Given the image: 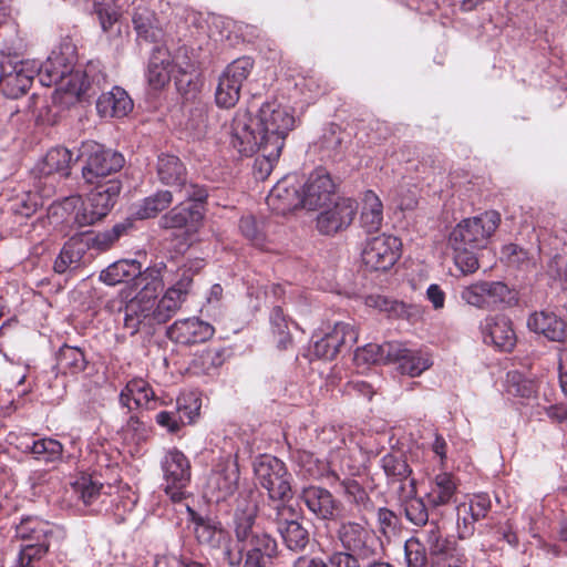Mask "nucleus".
I'll return each instance as SVG.
<instances>
[{"label": "nucleus", "mask_w": 567, "mask_h": 567, "mask_svg": "<svg viewBox=\"0 0 567 567\" xmlns=\"http://www.w3.org/2000/svg\"><path fill=\"white\" fill-rule=\"evenodd\" d=\"M38 78L43 86L55 85L58 91L85 101L104 90L107 81L100 62H89L83 70L72 71L52 54L39 65Z\"/></svg>", "instance_id": "obj_1"}, {"label": "nucleus", "mask_w": 567, "mask_h": 567, "mask_svg": "<svg viewBox=\"0 0 567 567\" xmlns=\"http://www.w3.org/2000/svg\"><path fill=\"white\" fill-rule=\"evenodd\" d=\"M252 124L251 114L247 110H238L230 125V145L243 156L260 152V156L254 163V176L264 181L271 174L282 148L272 152V144L258 140Z\"/></svg>", "instance_id": "obj_2"}, {"label": "nucleus", "mask_w": 567, "mask_h": 567, "mask_svg": "<svg viewBox=\"0 0 567 567\" xmlns=\"http://www.w3.org/2000/svg\"><path fill=\"white\" fill-rule=\"evenodd\" d=\"M166 269L164 264L145 269L143 280L145 282L140 292L125 303L123 311V326L131 336L142 329H152L157 324L154 318V292L163 287L162 270Z\"/></svg>", "instance_id": "obj_3"}, {"label": "nucleus", "mask_w": 567, "mask_h": 567, "mask_svg": "<svg viewBox=\"0 0 567 567\" xmlns=\"http://www.w3.org/2000/svg\"><path fill=\"white\" fill-rule=\"evenodd\" d=\"M14 537L22 540L13 567H34L49 551L54 526L38 516H24L16 525Z\"/></svg>", "instance_id": "obj_4"}, {"label": "nucleus", "mask_w": 567, "mask_h": 567, "mask_svg": "<svg viewBox=\"0 0 567 567\" xmlns=\"http://www.w3.org/2000/svg\"><path fill=\"white\" fill-rule=\"evenodd\" d=\"M252 130L258 140L272 144V152L284 148L286 137L295 128L293 110L277 100L265 102L259 109L258 117H252Z\"/></svg>", "instance_id": "obj_5"}, {"label": "nucleus", "mask_w": 567, "mask_h": 567, "mask_svg": "<svg viewBox=\"0 0 567 567\" xmlns=\"http://www.w3.org/2000/svg\"><path fill=\"white\" fill-rule=\"evenodd\" d=\"M39 64L24 60L10 48L0 50V91L10 99L24 94L38 76Z\"/></svg>", "instance_id": "obj_6"}, {"label": "nucleus", "mask_w": 567, "mask_h": 567, "mask_svg": "<svg viewBox=\"0 0 567 567\" xmlns=\"http://www.w3.org/2000/svg\"><path fill=\"white\" fill-rule=\"evenodd\" d=\"M156 174L162 184L175 189L181 200L203 203L208 196L204 186L187 179L186 167L176 155L159 154L156 163Z\"/></svg>", "instance_id": "obj_7"}, {"label": "nucleus", "mask_w": 567, "mask_h": 567, "mask_svg": "<svg viewBox=\"0 0 567 567\" xmlns=\"http://www.w3.org/2000/svg\"><path fill=\"white\" fill-rule=\"evenodd\" d=\"M80 157L84 159L82 177L86 184L104 183L116 174L125 163L124 156L94 142L84 143Z\"/></svg>", "instance_id": "obj_8"}, {"label": "nucleus", "mask_w": 567, "mask_h": 567, "mask_svg": "<svg viewBox=\"0 0 567 567\" xmlns=\"http://www.w3.org/2000/svg\"><path fill=\"white\" fill-rule=\"evenodd\" d=\"M257 482L267 489L269 498L276 504L286 503L292 496L291 480L286 464L271 455H261L254 462Z\"/></svg>", "instance_id": "obj_9"}, {"label": "nucleus", "mask_w": 567, "mask_h": 567, "mask_svg": "<svg viewBox=\"0 0 567 567\" xmlns=\"http://www.w3.org/2000/svg\"><path fill=\"white\" fill-rule=\"evenodd\" d=\"M336 533L342 549L358 554L363 560L378 557L382 550L381 539L367 520H341Z\"/></svg>", "instance_id": "obj_10"}, {"label": "nucleus", "mask_w": 567, "mask_h": 567, "mask_svg": "<svg viewBox=\"0 0 567 567\" xmlns=\"http://www.w3.org/2000/svg\"><path fill=\"white\" fill-rule=\"evenodd\" d=\"M499 223L501 215L496 210H488L464 219L451 233L450 243L452 246H464L472 249L485 248Z\"/></svg>", "instance_id": "obj_11"}, {"label": "nucleus", "mask_w": 567, "mask_h": 567, "mask_svg": "<svg viewBox=\"0 0 567 567\" xmlns=\"http://www.w3.org/2000/svg\"><path fill=\"white\" fill-rule=\"evenodd\" d=\"M193 277V264L190 266L184 265L177 269L175 279L161 299H157V292H154L153 309L157 324L166 323L182 308L192 291Z\"/></svg>", "instance_id": "obj_12"}, {"label": "nucleus", "mask_w": 567, "mask_h": 567, "mask_svg": "<svg viewBox=\"0 0 567 567\" xmlns=\"http://www.w3.org/2000/svg\"><path fill=\"white\" fill-rule=\"evenodd\" d=\"M269 517L276 524V529L287 549L300 553L307 548L310 535L308 529L298 520V511L292 505L275 504Z\"/></svg>", "instance_id": "obj_13"}, {"label": "nucleus", "mask_w": 567, "mask_h": 567, "mask_svg": "<svg viewBox=\"0 0 567 567\" xmlns=\"http://www.w3.org/2000/svg\"><path fill=\"white\" fill-rule=\"evenodd\" d=\"M254 69V60L241 56L234 60L218 79L215 101L219 107L230 109L237 104L244 82Z\"/></svg>", "instance_id": "obj_14"}, {"label": "nucleus", "mask_w": 567, "mask_h": 567, "mask_svg": "<svg viewBox=\"0 0 567 567\" xmlns=\"http://www.w3.org/2000/svg\"><path fill=\"white\" fill-rule=\"evenodd\" d=\"M164 491L173 502H181L190 483L192 466L187 456L177 449L168 450L161 461Z\"/></svg>", "instance_id": "obj_15"}, {"label": "nucleus", "mask_w": 567, "mask_h": 567, "mask_svg": "<svg viewBox=\"0 0 567 567\" xmlns=\"http://www.w3.org/2000/svg\"><path fill=\"white\" fill-rule=\"evenodd\" d=\"M401 240L391 235L382 234L367 240L362 250V262L373 271L391 269L401 256Z\"/></svg>", "instance_id": "obj_16"}, {"label": "nucleus", "mask_w": 567, "mask_h": 567, "mask_svg": "<svg viewBox=\"0 0 567 567\" xmlns=\"http://www.w3.org/2000/svg\"><path fill=\"white\" fill-rule=\"evenodd\" d=\"M303 208L317 210L331 204L336 195V184L326 168H316L302 186Z\"/></svg>", "instance_id": "obj_17"}, {"label": "nucleus", "mask_w": 567, "mask_h": 567, "mask_svg": "<svg viewBox=\"0 0 567 567\" xmlns=\"http://www.w3.org/2000/svg\"><path fill=\"white\" fill-rule=\"evenodd\" d=\"M508 287L502 281H477L465 286L460 291L461 299L480 309H494L506 301Z\"/></svg>", "instance_id": "obj_18"}, {"label": "nucleus", "mask_w": 567, "mask_h": 567, "mask_svg": "<svg viewBox=\"0 0 567 567\" xmlns=\"http://www.w3.org/2000/svg\"><path fill=\"white\" fill-rule=\"evenodd\" d=\"M313 340V354L319 359L332 360L342 348H351L358 340V332L349 322H337L333 329Z\"/></svg>", "instance_id": "obj_19"}, {"label": "nucleus", "mask_w": 567, "mask_h": 567, "mask_svg": "<svg viewBox=\"0 0 567 567\" xmlns=\"http://www.w3.org/2000/svg\"><path fill=\"white\" fill-rule=\"evenodd\" d=\"M187 514L198 544L216 549L228 540L230 533L217 517L203 515L190 507H187Z\"/></svg>", "instance_id": "obj_20"}, {"label": "nucleus", "mask_w": 567, "mask_h": 567, "mask_svg": "<svg viewBox=\"0 0 567 567\" xmlns=\"http://www.w3.org/2000/svg\"><path fill=\"white\" fill-rule=\"evenodd\" d=\"M333 206L322 210L317 218V228L323 235H334L348 228L358 209V205L351 198H338Z\"/></svg>", "instance_id": "obj_21"}, {"label": "nucleus", "mask_w": 567, "mask_h": 567, "mask_svg": "<svg viewBox=\"0 0 567 567\" xmlns=\"http://www.w3.org/2000/svg\"><path fill=\"white\" fill-rule=\"evenodd\" d=\"M239 481V468L238 464L234 460H227L219 463L217 467L212 472L207 488L212 493L215 501H226L229 496H233L238 488Z\"/></svg>", "instance_id": "obj_22"}, {"label": "nucleus", "mask_w": 567, "mask_h": 567, "mask_svg": "<svg viewBox=\"0 0 567 567\" xmlns=\"http://www.w3.org/2000/svg\"><path fill=\"white\" fill-rule=\"evenodd\" d=\"M214 332L215 329L212 324L193 317L176 320L168 327L166 334L172 341L188 346L209 340Z\"/></svg>", "instance_id": "obj_23"}, {"label": "nucleus", "mask_w": 567, "mask_h": 567, "mask_svg": "<svg viewBox=\"0 0 567 567\" xmlns=\"http://www.w3.org/2000/svg\"><path fill=\"white\" fill-rule=\"evenodd\" d=\"M267 204L281 215L299 207L303 208L302 187L297 186L291 177H285L271 188L267 196Z\"/></svg>", "instance_id": "obj_24"}, {"label": "nucleus", "mask_w": 567, "mask_h": 567, "mask_svg": "<svg viewBox=\"0 0 567 567\" xmlns=\"http://www.w3.org/2000/svg\"><path fill=\"white\" fill-rule=\"evenodd\" d=\"M392 349L390 362L396 363L398 370L402 374L415 378L421 375L433 364L430 354L425 351L409 349L400 342H395Z\"/></svg>", "instance_id": "obj_25"}, {"label": "nucleus", "mask_w": 567, "mask_h": 567, "mask_svg": "<svg viewBox=\"0 0 567 567\" xmlns=\"http://www.w3.org/2000/svg\"><path fill=\"white\" fill-rule=\"evenodd\" d=\"M120 403L122 406L132 411V402L135 408L154 410L159 403L152 385L142 378L130 380L120 393Z\"/></svg>", "instance_id": "obj_26"}, {"label": "nucleus", "mask_w": 567, "mask_h": 567, "mask_svg": "<svg viewBox=\"0 0 567 567\" xmlns=\"http://www.w3.org/2000/svg\"><path fill=\"white\" fill-rule=\"evenodd\" d=\"M484 342L493 344L501 351L511 352L516 344V334L512 322L505 316H493L483 326Z\"/></svg>", "instance_id": "obj_27"}, {"label": "nucleus", "mask_w": 567, "mask_h": 567, "mask_svg": "<svg viewBox=\"0 0 567 567\" xmlns=\"http://www.w3.org/2000/svg\"><path fill=\"white\" fill-rule=\"evenodd\" d=\"M204 214L197 204H178L168 213L162 216L161 227L165 229H184L192 234L197 231L202 225Z\"/></svg>", "instance_id": "obj_28"}, {"label": "nucleus", "mask_w": 567, "mask_h": 567, "mask_svg": "<svg viewBox=\"0 0 567 567\" xmlns=\"http://www.w3.org/2000/svg\"><path fill=\"white\" fill-rule=\"evenodd\" d=\"M491 508V499L487 494L474 495L468 503L457 506V529L461 538L471 536L474 524L484 518Z\"/></svg>", "instance_id": "obj_29"}, {"label": "nucleus", "mask_w": 567, "mask_h": 567, "mask_svg": "<svg viewBox=\"0 0 567 567\" xmlns=\"http://www.w3.org/2000/svg\"><path fill=\"white\" fill-rule=\"evenodd\" d=\"M527 327L553 342H563L567 337V322L549 310L532 313L528 317Z\"/></svg>", "instance_id": "obj_30"}, {"label": "nucleus", "mask_w": 567, "mask_h": 567, "mask_svg": "<svg viewBox=\"0 0 567 567\" xmlns=\"http://www.w3.org/2000/svg\"><path fill=\"white\" fill-rule=\"evenodd\" d=\"M257 506L254 502L244 499L238 503L233 518V528L235 542L246 548L247 544L252 539L257 532L260 530L256 526Z\"/></svg>", "instance_id": "obj_31"}, {"label": "nucleus", "mask_w": 567, "mask_h": 567, "mask_svg": "<svg viewBox=\"0 0 567 567\" xmlns=\"http://www.w3.org/2000/svg\"><path fill=\"white\" fill-rule=\"evenodd\" d=\"M145 271L136 260H118L106 267L100 274V280L107 286H116L121 282L134 280L135 286H144L147 280H143ZM151 279H148L150 281Z\"/></svg>", "instance_id": "obj_32"}, {"label": "nucleus", "mask_w": 567, "mask_h": 567, "mask_svg": "<svg viewBox=\"0 0 567 567\" xmlns=\"http://www.w3.org/2000/svg\"><path fill=\"white\" fill-rule=\"evenodd\" d=\"M399 497L404 507L405 518L415 526H427L429 509L423 498L417 496L416 481L399 487Z\"/></svg>", "instance_id": "obj_33"}, {"label": "nucleus", "mask_w": 567, "mask_h": 567, "mask_svg": "<svg viewBox=\"0 0 567 567\" xmlns=\"http://www.w3.org/2000/svg\"><path fill=\"white\" fill-rule=\"evenodd\" d=\"M300 497L317 518L323 520L333 519L337 501L328 489L320 486H308L302 489Z\"/></svg>", "instance_id": "obj_34"}, {"label": "nucleus", "mask_w": 567, "mask_h": 567, "mask_svg": "<svg viewBox=\"0 0 567 567\" xmlns=\"http://www.w3.org/2000/svg\"><path fill=\"white\" fill-rule=\"evenodd\" d=\"M133 106L132 99L120 86H113L111 91L102 93L96 101V111L102 117H124Z\"/></svg>", "instance_id": "obj_35"}, {"label": "nucleus", "mask_w": 567, "mask_h": 567, "mask_svg": "<svg viewBox=\"0 0 567 567\" xmlns=\"http://www.w3.org/2000/svg\"><path fill=\"white\" fill-rule=\"evenodd\" d=\"M133 25L137 38L150 43H158L163 39V29L155 12L143 3L134 7Z\"/></svg>", "instance_id": "obj_36"}, {"label": "nucleus", "mask_w": 567, "mask_h": 567, "mask_svg": "<svg viewBox=\"0 0 567 567\" xmlns=\"http://www.w3.org/2000/svg\"><path fill=\"white\" fill-rule=\"evenodd\" d=\"M18 447L22 452L33 454L35 460L45 463L60 461L63 453V445L51 437L34 439V436L25 435L20 439Z\"/></svg>", "instance_id": "obj_37"}, {"label": "nucleus", "mask_w": 567, "mask_h": 567, "mask_svg": "<svg viewBox=\"0 0 567 567\" xmlns=\"http://www.w3.org/2000/svg\"><path fill=\"white\" fill-rule=\"evenodd\" d=\"M87 250V244L79 236H72L55 258L53 269L56 274H65L80 267Z\"/></svg>", "instance_id": "obj_38"}, {"label": "nucleus", "mask_w": 567, "mask_h": 567, "mask_svg": "<svg viewBox=\"0 0 567 567\" xmlns=\"http://www.w3.org/2000/svg\"><path fill=\"white\" fill-rule=\"evenodd\" d=\"M93 185L94 188L90 192L87 200L104 218L114 206L122 186L116 178H110L104 183H94Z\"/></svg>", "instance_id": "obj_39"}, {"label": "nucleus", "mask_w": 567, "mask_h": 567, "mask_svg": "<svg viewBox=\"0 0 567 567\" xmlns=\"http://www.w3.org/2000/svg\"><path fill=\"white\" fill-rule=\"evenodd\" d=\"M457 491V482L451 473H439L430 483L426 499L431 507L436 508L452 502Z\"/></svg>", "instance_id": "obj_40"}, {"label": "nucleus", "mask_w": 567, "mask_h": 567, "mask_svg": "<svg viewBox=\"0 0 567 567\" xmlns=\"http://www.w3.org/2000/svg\"><path fill=\"white\" fill-rule=\"evenodd\" d=\"M72 153L65 147L51 148L38 165V172L43 177L59 175L68 177L70 175Z\"/></svg>", "instance_id": "obj_41"}, {"label": "nucleus", "mask_w": 567, "mask_h": 567, "mask_svg": "<svg viewBox=\"0 0 567 567\" xmlns=\"http://www.w3.org/2000/svg\"><path fill=\"white\" fill-rule=\"evenodd\" d=\"M173 64L166 49L156 48L150 59L147 81L154 89L163 87L171 79Z\"/></svg>", "instance_id": "obj_42"}, {"label": "nucleus", "mask_w": 567, "mask_h": 567, "mask_svg": "<svg viewBox=\"0 0 567 567\" xmlns=\"http://www.w3.org/2000/svg\"><path fill=\"white\" fill-rule=\"evenodd\" d=\"M360 216L361 227L369 234L378 231L383 223V204L373 190H365Z\"/></svg>", "instance_id": "obj_43"}, {"label": "nucleus", "mask_w": 567, "mask_h": 567, "mask_svg": "<svg viewBox=\"0 0 567 567\" xmlns=\"http://www.w3.org/2000/svg\"><path fill=\"white\" fill-rule=\"evenodd\" d=\"M80 204V196L64 197L62 200L54 202L48 209V218L50 224L61 226L62 230H66L74 225L76 207Z\"/></svg>", "instance_id": "obj_44"}, {"label": "nucleus", "mask_w": 567, "mask_h": 567, "mask_svg": "<svg viewBox=\"0 0 567 567\" xmlns=\"http://www.w3.org/2000/svg\"><path fill=\"white\" fill-rule=\"evenodd\" d=\"M380 463L389 483H400L401 486L408 485L410 480H414L411 477L412 468L401 454L386 453L381 457Z\"/></svg>", "instance_id": "obj_45"}, {"label": "nucleus", "mask_w": 567, "mask_h": 567, "mask_svg": "<svg viewBox=\"0 0 567 567\" xmlns=\"http://www.w3.org/2000/svg\"><path fill=\"white\" fill-rule=\"evenodd\" d=\"M425 544L429 555L434 558H442L452 550V543L443 536L439 523L431 520L419 536Z\"/></svg>", "instance_id": "obj_46"}, {"label": "nucleus", "mask_w": 567, "mask_h": 567, "mask_svg": "<svg viewBox=\"0 0 567 567\" xmlns=\"http://www.w3.org/2000/svg\"><path fill=\"white\" fill-rule=\"evenodd\" d=\"M87 363L84 351L79 347L63 344L56 354V367L64 374H79Z\"/></svg>", "instance_id": "obj_47"}, {"label": "nucleus", "mask_w": 567, "mask_h": 567, "mask_svg": "<svg viewBox=\"0 0 567 567\" xmlns=\"http://www.w3.org/2000/svg\"><path fill=\"white\" fill-rule=\"evenodd\" d=\"M173 202V193L169 190H158L155 194L144 198L136 207L134 215L140 219L155 217L158 213L167 208Z\"/></svg>", "instance_id": "obj_48"}, {"label": "nucleus", "mask_w": 567, "mask_h": 567, "mask_svg": "<svg viewBox=\"0 0 567 567\" xmlns=\"http://www.w3.org/2000/svg\"><path fill=\"white\" fill-rule=\"evenodd\" d=\"M248 549L245 555L272 560L278 553L276 539L268 533L260 529L257 535L247 544Z\"/></svg>", "instance_id": "obj_49"}, {"label": "nucleus", "mask_w": 567, "mask_h": 567, "mask_svg": "<svg viewBox=\"0 0 567 567\" xmlns=\"http://www.w3.org/2000/svg\"><path fill=\"white\" fill-rule=\"evenodd\" d=\"M347 501L354 505L358 512L370 511L373 503L367 491L355 480L344 478L340 481Z\"/></svg>", "instance_id": "obj_50"}, {"label": "nucleus", "mask_w": 567, "mask_h": 567, "mask_svg": "<svg viewBox=\"0 0 567 567\" xmlns=\"http://www.w3.org/2000/svg\"><path fill=\"white\" fill-rule=\"evenodd\" d=\"M395 342H385L383 344L369 343L355 351V360L365 363L390 362L392 358V347Z\"/></svg>", "instance_id": "obj_51"}, {"label": "nucleus", "mask_w": 567, "mask_h": 567, "mask_svg": "<svg viewBox=\"0 0 567 567\" xmlns=\"http://www.w3.org/2000/svg\"><path fill=\"white\" fill-rule=\"evenodd\" d=\"M103 484L94 481L92 476L82 475L72 483L74 494L83 501L85 505H92L101 495Z\"/></svg>", "instance_id": "obj_52"}, {"label": "nucleus", "mask_w": 567, "mask_h": 567, "mask_svg": "<svg viewBox=\"0 0 567 567\" xmlns=\"http://www.w3.org/2000/svg\"><path fill=\"white\" fill-rule=\"evenodd\" d=\"M200 406L202 400L194 392L184 393L177 398L175 410L181 416L183 425L195 421L199 415Z\"/></svg>", "instance_id": "obj_53"}, {"label": "nucleus", "mask_w": 567, "mask_h": 567, "mask_svg": "<svg viewBox=\"0 0 567 567\" xmlns=\"http://www.w3.org/2000/svg\"><path fill=\"white\" fill-rule=\"evenodd\" d=\"M270 326L272 333L277 338V344L280 349H287L291 343V337L288 331V322L280 307H274L270 312Z\"/></svg>", "instance_id": "obj_54"}, {"label": "nucleus", "mask_w": 567, "mask_h": 567, "mask_svg": "<svg viewBox=\"0 0 567 567\" xmlns=\"http://www.w3.org/2000/svg\"><path fill=\"white\" fill-rule=\"evenodd\" d=\"M408 567H422L427 561V549L419 536L409 538L404 544Z\"/></svg>", "instance_id": "obj_55"}, {"label": "nucleus", "mask_w": 567, "mask_h": 567, "mask_svg": "<svg viewBox=\"0 0 567 567\" xmlns=\"http://www.w3.org/2000/svg\"><path fill=\"white\" fill-rule=\"evenodd\" d=\"M452 247L455 252V265L464 275L473 274L478 269L480 264L475 252L477 249H472L464 246Z\"/></svg>", "instance_id": "obj_56"}, {"label": "nucleus", "mask_w": 567, "mask_h": 567, "mask_svg": "<svg viewBox=\"0 0 567 567\" xmlns=\"http://www.w3.org/2000/svg\"><path fill=\"white\" fill-rule=\"evenodd\" d=\"M239 229L243 236L254 246L265 248L266 235L252 216L241 217Z\"/></svg>", "instance_id": "obj_57"}, {"label": "nucleus", "mask_w": 567, "mask_h": 567, "mask_svg": "<svg viewBox=\"0 0 567 567\" xmlns=\"http://www.w3.org/2000/svg\"><path fill=\"white\" fill-rule=\"evenodd\" d=\"M377 520L379 530L384 537L390 538L399 532L400 518L393 511L380 507L377 513Z\"/></svg>", "instance_id": "obj_58"}, {"label": "nucleus", "mask_w": 567, "mask_h": 567, "mask_svg": "<svg viewBox=\"0 0 567 567\" xmlns=\"http://www.w3.org/2000/svg\"><path fill=\"white\" fill-rule=\"evenodd\" d=\"M103 219L101 213L91 206L89 200L83 202L80 197L79 207H76V213L74 217V225L79 228L91 226L97 221Z\"/></svg>", "instance_id": "obj_59"}, {"label": "nucleus", "mask_w": 567, "mask_h": 567, "mask_svg": "<svg viewBox=\"0 0 567 567\" xmlns=\"http://www.w3.org/2000/svg\"><path fill=\"white\" fill-rule=\"evenodd\" d=\"M508 391L522 398H530L535 394L536 389L534 382L523 379L518 372H509L507 374Z\"/></svg>", "instance_id": "obj_60"}, {"label": "nucleus", "mask_w": 567, "mask_h": 567, "mask_svg": "<svg viewBox=\"0 0 567 567\" xmlns=\"http://www.w3.org/2000/svg\"><path fill=\"white\" fill-rule=\"evenodd\" d=\"M121 433L126 441L140 442L147 434L146 425L136 415H130L126 423L122 426Z\"/></svg>", "instance_id": "obj_61"}, {"label": "nucleus", "mask_w": 567, "mask_h": 567, "mask_svg": "<svg viewBox=\"0 0 567 567\" xmlns=\"http://www.w3.org/2000/svg\"><path fill=\"white\" fill-rule=\"evenodd\" d=\"M216 550L221 551L223 559L231 567H238L245 559V547L235 542L231 535L228 536V540L225 542V545L217 547Z\"/></svg>", "instance_id": "obj_62"}, {"label": "nucleus", "mask_w": 567, "mask_h": 567, "mask_svg": "<svg viewBox=\"0 0 567 567\" xmlns=\"http://www.w3.org/2000/svg\"><path fill=\"white\" fill-rule=\"evenodd\" d=\"M393 200L401 210L413 209L417 205L416 188L404 185L398 186L393 190Z\"/></svg>", "instance_id": "obj_63"}, {"label": "nucleus", "mask_w": 567, "mask_h": 567, "mask_svg": "<svg viewBox=\"0 0 567 567\" xmlns=\"http://www.w3.org/2000/svg\"><path fill=\"white\" fill-rule=\"evenodd\" d=\"M290 458L306 475H316L317 458L312 453L305 450H295L291 452Z\"/></svg>", "instance_id": "obj_64"}]
</instances>
